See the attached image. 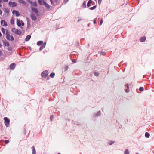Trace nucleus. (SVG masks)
I'll list each match as a JSON object with an SVG mask.
<instances>
[{
  "instance_id": "obj_31",
  "label": "nucleus",
  "mask_w": 154,
  "mask_h": 154,
  "mask_svg": "<svg viewBox=\"0 0 154 154\" xmlns=\"http://www.w3.org/2000/svg\"><path fill=\"white\" fill-rule=\"evenodd\" d=\"M5 12L7 13H9V11L8 9H6L5 10Z\"/></svg>"
},
{
  "instance_id": "obj_27",
  "label": "nucleus",
  "mask_w": 154,
  "mask_h": 154,
  "mask_svg": "<svg viewBox=\"0 0 154 154\" xmlns=\"http://www.w3.org/2000/svg\"><path fill=\"white\" fill-rule=\"evenodd\" d=\"M139 90L140 91H143L144 90L143 88V87H140L139 88Z\"/></svg>"
},
{
  "instance_id": "obj_25",
  "label": "nucleus",
  "mask_w": 154,
  "mask_h": 154,
  "mask_svg": "<svg viewBox=\"0 0 154 154\" xmlns=\"http://www.w3.org/2000/svg\"><path fill=\"white\" fill-rule=\"evenodd\" d=\"M145 136L147 138H149L150 136V134L149 133L146 132L145 134Z\"/></svg>"
},
{
  "instance_id": "obj_49",
  "label": "nucleus",
  "mask_w": 154,
  "mask_h": 154,
  "mask_svg": "<svg viewBox=\"0 0 154 154\" xmlns=\"http://www.w3.org/2000/svg\"><path fill=\"white\" fill-rule=\"evenodd\" d=\"M2 7V5H1V4H0V7Z\"/></svg>"
},
{
  "instance_id": "obj_16",
  "label": "nucleus",
  "mask_w": 154,
  "mask_h": 154,
  "mask_svg": "<svg viewBox=\"0 0 154 154\" xmlns=\"http://www.w3.org/2000/svg\"><path fill=\"white\" fill-rule=\"evenodd\" d=\"M45 44H46V43L45 42L44 44L41 45V47L40 48V50H42L45 47Z\"/></svg>"
},
{
  "instance_id": "obj_4",
  "label": "nucleus",
  "mask_w": 154,
  "mask_h": 154,
  "mask_svg": "<svg viewBox=\"0 0 154 154\" xmlns=\"http://www.w3.org/2000/svg\"><path fill=\"white\" fill-rule=\"evenodd\" d=\"M4 119L5 121L4 124L6 126L8 127L9 125L10 121L7 117H5L4 118Z\"/></svg>"
},
{
  "instance_id": "obj_39",
  "label": "nucleus",
  "mask_w": 154,
  "mask_h": 154,
  "mask_svg": "<svg viewBox=\"0 0 154 154\" xmlns=\"http://www.w3.org/2000/svg\"><path fill=\"white\" fill-rule=\"evenodd\" d=\"M101 53H102V54L103 55H105L106 54V53L105 52H102Z\"/></svg>"
},
{
  "instance_id": "obj_20",
  "label": "nucleus",
  "mask_w": 154,
  "mask_h": 154,
  "mask_svg": "<svg viewBox=\"0 0 154 154\" xmlns=\"http://www.w3.org/2000/svg\"><path fill=\"white\" fill-rule=\"evenodd\" d=\"M44 5L45 6V7L47 9H49L50 8V5H48L47 3L46 2L45 4Z\"/></svg>"
},
{
  "instance_id": "obj_36",
  "label": "nucleus",
  "mask_w": 154,
  "mask_h": 154,
  "mask_svg": "<svg viewBox=\"0 0 154 154\" xmlns=\"http://www.w3.org/2000/svg\"><path fill=\"white\" fill-rule=\"evenodd\" d=\"M114 143V142L111 141H110L109 142V145H112V144H113Z\"/></svg>"
},
{
  "instance_id": "obj_42",
  "label": "nucleus",
  "mask_w": 154,
  "mask_h": 154,
  "mask_svg": "<svg viewBox=\"0 0 154 154\" xmlns=\"http://www.w3.org/2000/svg\"><path fill=\"white\" fill-rule=\"evenodd\" d=\"M2 14V11L1 9H0V15L1 14Z\"/></svg>"
},
{
  "instance_id": "obj_6",
  "label": "nucleus",
  "mask_w": 154,
  "mask_h": 154,
  "mask_svg": "<svg viewBox=\"0 0 154 154\" xmlns=\"http://www.w3.org/2000/svg\"><path fill=\"white\" fill-rule=\"evenodd\" d=\"M8 4L9 6L12 7H16L17 5L16 3L14 2H10Z\"/></svg>"
},
{
  "instance_id": "obj_48",
  "label": "nucleus",
  "mask_w": 154,
  "mask_h": 154,
  "mask_svg": "<svg viewBox=\"0 0 154 154\" xmlns=\"http://www.w3.org/2000/svg\"><path fill=\"white\" fill-rule=\"evenodd\" d=\"M2 45L0 43V48H1L2 47Z\"/></svg>"
},
{
  "instance_id": "obj_2",
  "label": "nucleus",
  "mask_w": 154,
  "mask_h": 154,
  "mask_svg": "<svg viewBox=\"0 0 154 154\" xmlns=\"http://www.w3.org/2000/svg\"><path fill=\"white\" fill-rule=\"evenodd\" d=\"M11 31L14 33L19 35H20L21 34V32L19 30L15 28H12Z\"/></svg>"
},
{
  "instance_id": "obj_30",
  "label": "nucleus",
  "mask_w": 154,
  "mask_h": 154,
  "mask_svg": "<svg viewBox=\"0 0 154 154\" xmlns=\"http://www.w3.org/2000/svg\"><path fill=\"white\" fill-rule=\"evenodd\" d=\"M96 6H94L93 7L90 8V9L91 10H93V9H95L96 8Z\"/></svg>"
},
{
  "instance_id": "obj_23",
  "label": "nucleus",
  "mask_w": 154,
  "mask_h": 154,
  "mask_svg": "<svg viewBox=\"0 0 154 154\" xmlns=\"http://www.w3.org/2000/svg\"><path fill=\"white\" fill-rule=\"evenodd\" d=\"M91 3H92L91 0H89L88 1V2L87 3V6L88 7H89L90 6V4Z\"/></svg>"
},
{
  "instance_id": "obj_5",
  "label": "nucleus",
  "mask_w": 154,
  "mask_h": 154,
  "mask_svg": "<svg viewBox=\"0 0 154 154\" xmlns=\"http://www.w3.org/2000/svg\"><path fill=\"white\" fill-rule=\"evenodd\" d=\"M48 74V72L45 70L42 72L41 73V76L43 78H46Z\"/></svg>"
},
{
  "instance_id": "obj_10",
  "label": "nucleus",
  "mask_w": 154,
  "mask_h": 154,
  "mask_svg": "<svg viewBox=\"0 0 154 154\" xmlns=\"http://www.w3.org/2000/svg\"><path fill=\"white\" fill-rule=\"evenodd\" d=\"M31 18L33 20H35L36 19V17L33 13H32L30 15Z\"/></svg>"
},
{
  "instance_id": "obj_14",
  "label": "nucleus",
  "mask_w": 154,
  "mask_h": 154,
  "mask_svg": "<svg viewBox=\"0 0 154 154\" xmlns=\"http://www.w3.org/2000/svg\"><path fill=\"white\" fill-rule=\"evenodd\" d=\"M38 2L40 4L42 5H44L45 3V2L43 1L42 0H39L38 1Z\"/></svg>"
},
{
  "instance_id": "obj_26",
  "label": "nucleus",
  "mask_w": 154,
  "mask_h": 154,
  "mask_svg": "<svg viewBox=\"0 0 154 154\" xmlns=\"http://www.w3.org/2000/svg\"><path fill=\"white\" fill-rule=\"evenodd\" d=\"M10 22L11 24L13 25V24H14V19H11V20H10Z\"/></svg>"
},
{
  "instance_id": "obj_32",
  "label": "nucleus",
  "mask_w": 154,
  "mask_h": 154,
  "mask_svg": "<svg viewBox=\"0 0 154 154\" xmlns=\"http://www.w3.org/2000/svg\"><path fill=\"white\" fill-rule=\"evenodd\" d=\"M99 73L97 72H95L94 73V75L96 76H98L99 75Z\"/></svg>"
},
{
  "instance_id": "obj_44",
  "label": "nucleus",
  "mask_w": 154,
  "mask_h": 154,
  "mask_svg": "<svg viewBox=\"0 0 154 154\" xmlns=\"http://www.w3.org/2000/svg\"><path fill=\"white\" fill-rule=\"evenodd\" d=\"M50 1L51 2V4L52 5H54L53 4V1L52 0H50Z\"/></svg>"
},
{
  "instance_id": "obj_33",
  "label": "nucleus",
  "mask_w": 154,
  "mask_h": 154,
  "mask_svg": "<svg viewBox=\"0 0 154 154\" xmlns=\"http://www.w3.org/2000/svg\"><path fill=\"white\" fill-rule=\"evenodd\" d=\"M9 142V141L8 140H6L4 141V143L5 144H7Z\"/></svg>"
},
{
  "instance_id": "obj_1",
  "label": "nucleus",
  "mask_w": 154,
  "mask_h": 154,
  "mask_svg": "<svg viewBox=\"0 0 154 154\" xmlns=\"http://www.w3.org/2000/svg\"><path fill=\"white\" fill-rule=\"evenodd\" d=\"M5 34L6 35V38L7 40L11 41H13L14 40V38L13 37L8 33V31H6Z\"/></svg>"
},
{
  "instance_id": "obj_22",
  "label": "nucleus",
  "mask_w": 154,
  "mask_h": 154,
  "mask_svg": "<svg viewBox=\"0 0 154 154\" xmlns=\"http://www.w3.org/2000/svg\"><path fill=\"white\" fill-rule=\"evenodd\" d=\"M32 154H36V151L34 146H32Z\"/></svg>"
},
{
  "instance_id": "obj_15",
  "label": "nucleus",
  "mask_w": 154,
  "mask_h": 154,
  "mask_svg": "<svg viewBox=\"0 0 154 154\" xmlns=\"http://www.w3.org/2000/svg\"><path fill=\"white\" fill-rule=\"evenodd\" d=\"M29 2L32 5L34 6H37V3L36 2H32L30 1H29Z\"/></svg>"
},
{
  "instance_id": "obj_11",
  "label": "nucleus",
  "mask_w": 154,
  "mask_h": 154,
  "mask_svg": "<svg viewBox=\"0 0 154 154\" xmlns=\"http://www.w3.org/2000/svg\"><path fill=\"white\" fill-rule=\"evenodd\" d=\"M4 45L5 46L8 47L9 46V43L7 41H3Z\"/></svg>"
},
{
  "instance_id": "obj_37",
  "label": "nucleus",
  "mask_w": 154,
  "mask_h": 154,
  "mask_svg": "<svg viewBox=\"0 0 154 154\" xmlns=\"http://www.w3.org/2000/svg\"><path fill=\"white\" fill-rule=\"evenodd\" d=\"M102 0H98L99 4H100L102 2Z\"/></svg>"
},
{
  "instance_id": "obj_43",
  "label": "nucleus",
  "mask_w": 154,
  "mask_h": 154,
  "mask_svg": "<svg viewBox=\"0 0 154 154\" xmlns=\"http://www.w3.org/2000/svg\"><path fill=\"white\" fill-rule=\"evenodd\" d=\"M8 50L9 51H11V48H8Z\"/></svg>"
},
{
  "instance_id": "obj_17",
  "label": "nucleus",
  "mask_w": 154,
  "mask_h": 154,
  "mask_svg": "<svg viewBox=\"0 0 154 154\" xmlns=\"http://www.w3.org/2000/svg\"><path fill=\"white\" fill-rule=\"evenodd\" d=\"M146 39V37L145 36H144L141 38L140 41L141 42H143L145 41Z\"/></svg>"
},
{
  "instance_id": "obj_47",
  "label": "nucleus",
  "mask_w": 154,
  "mask_h": 154,
  "mask_svg": "<svg viewBox=\"0 0 154 154\" xmlns=\"http://www.w3.org/2000/svg\"><path fill=\"white\" fill-rule=\"evenodd\" d=\"M2 54V51H0V55Z\"/></svg>"
},
{
  "instance_id": "obj_19",
  "label": "nucleus",
  "mask_w": 154,
  "mask_h": 154,
  "mask_svg": "<svg viewBox=\"0 0 154 154\" xmlns=\"http://www.w3.org/2000/svg\"><path fill=\"white\" fill-rule=\"evenodd\" d=\"M1 30L2 31L3 33V34H5V32H6V31H8L7 30H6L5 29H4L3 28H2L1 29Z\"/></svg>"
},
{
  "instance_id": "obj_21",
  "label": "nucleus",
  "mask_w": 154,
  "mask_h": 154,
  "mask_svg": "<svg viewBox=\"0 0 154 154\" xmlns=\"http://www.w3.org/2000/svg\"><path fill=\"white\" fill-rule=\"evenodd\" d=\"M43 42L42 41H39L37 42V45H41L43 43Z\"/></svg>"
},
{
  "instance_id": "obj_12",
  "label": "nucleus",
  "mask_w": 154,
  "mask_h": 154,
  "mask_svg": "<svg viewBox=\"0 0 154 154\" xmlns=\"http://www.w3.org/2000/svg\"><path fill=\"white\" fill-rule=\"evenodd\" d=\"M18 2L21 4L26 5V2L23 0H18Z\"/></svg>"
},
{
  "instance_id": "obj_38",
  "label": "nucleus",
  "mask_w": 154,
  "mask_h": 154,
  "mask_svg": "<svg viewBox=\"0 0 154 154\" xmlns=\"http://www.w3.org/2000/svg\"><path fill=\"white\" fill-rule=\"evenodd\" d=\"M83 6H85V7H86V2H84L83 4Z\"/></svg>"
},
{
  "instance_id": "obj_51",
  "label": "nucleus",
  "mask_w": 154,
  "mask_h": 154,
  "mask_svg": "<svg viewBox=\"0 0 154 154\" xmlns=\"http://www.w3.org/2000/svg\"><path fill=\"white\" fill-rule=\"evenodd\" d=\"M81 20V19H80V20L79 19V20H78V21H80V20Z\"/></svg>"
},
{
  "instance_id": "obj_9",
  "label": "nucleus",
  "mask_w": 154,
  "mask_h": 154,
  "mask_svg": "<svg viewBox=\"0 0 154 154\" xmlns=\"http://www.w3.org/2000/svg\"><path fill=\"white\" fill-rule=\"evenodd\" d=\"M16 66V64L15 63H13L11 64L9 66V68L10 69L13 70Z\"/></svg>"
},
{
  "instance_id": "obj_40",
  "label": "nucleus",
  "mask_w": 154,
  "mask_h": 154,
  "mask_svg": "<svg viewBox=\"0 0 154 154\" xmlns=\"http://www.w3.org/2000/svg\"><path fill=\"white\" fill-rule=\"evenodd\" d=\"M125 86L128 88H129V85L128 84H126L125 85Z\"/></svg>"
},
{
  "instance_id": "obj_18",
  "label": "nucleus",
  "mask_w": 154,
  "mask_h": 154,
  "mask_svg": "<svg viewBox=\"0 0 154 154\" xmlns=\"http://www.w3.org/2000/svg\"><path fill=\"white\" fill-rule=\"evenodd\" d=\"M31 38V36L30 35H28L26 37L25 40L26 41H29Z\"/></svg>"
},
{
  "instance_id": "obj_45",
  "label": "nucleus",
  "mask_w": 154,
  "mask_h": 154,
  "mask_svg": "<svg viewBox=\"0 0 154 154\" xmlns=\"http://www.w3.org/2000/svg\"><path fill=\"white\" fill-rule=\"evenodd\" d=\"M3 1L5 2H7L8 0H3Z\"/></svg>"
},
{
  "instance_id": "obj_3",
  "label": "nucleus",
  "mask_w": 154,
  "mask_h": 154,
  "mask_svg": "<svg viewBox=\"0 0 154 154\" xmlns=\"http://www.w3.org/2000/svg\"><path fill=\"white\" fill-rule=\"evenodd\" d=\"M17 25L19 26H23L24 25V23L20 19H17Z\"/></svg>"
},
{
  "instance_id": "obj_53",
  "label": "nucleus",
  "mask_w": 154,
  "mask_h": 154,
  "mask_svg": "<svg viewBox=\"0 0 154 154\" xmlns=\"http://www.w3.org/2000/svg\"><path fill=\"white\" fill-rule=\"evenodd\" d=\"M136 154H139L138 153H136Z\"/></svg>"
},
{
  "instance_id": "obj_34",
  "label": "nucleus",
  "mask_w": 154,
  "mask_h": 154,
  "mask_svg": "<svg viewBox=\"0 0 154 154\" xmlns=\"http://www.w3.org/2000/svg\"><path fill=\"white\" fill-rule=\"evenodd\" d=\"M103 19H102L101 20H100V25H102V24L103 23Z\"/></svg>"
},
{
  "instance_id": "obj_46",
  "label": "nucleus",
  "mask_w": 154,
  "mask_h": 154,
  "mask_svg": "<svg viewBox=\"0 0 154 154\" xmlns=\"http://www.w3.org/2000/svg\"><path fill=\"white\" fill-rule=\"evenodd\" d=\"M96 23V20H94V24H95V23Z\"/></svg>"
},
{
  "instance_id": "obj_35",
  "label": "nucleus",
  "mask_w": 154,
  "mask_h": 154,
  "mask_svg": "<svg viewBox=\"0 0 154 154\" xmlns=\"http://www.w3.org/2000/svg\"><path fill=\"white\" fill-rule=\"evenodd\" d=\"M53 118H54L53 116V115L51 116H50V119L51 121L52 120V119H53Z\"/></svg>"
},
{
  "instance_id": "obj_41",
  "label": "nucleus",
  "mask_w": 154,
  "mask_h": 154,
  "mask_svg": "<svg viewBox=\"0 0 154 154\" xmlns=\"http://www.w3.org/2000/svg\"><path fill=\"white\" fill-rule=\"evenodd\" d=\"M125 91L126 92H129V90L128 89H126L125 90Z\"/></svg>"
},
{
  "instance_id": "obj_29",
  "label": "nucleus",
  "mask_w": 154,
  "mask_h": 154,
  "mask_svg": "<svg viewBox=\"0 0 154 154\" xmlns=\"http://www.w3.org/2000/svg\"><path fill=\"white\" fill-rule=\"evenodd\" d=\"M69 0H64L63 2V4H66Z\"/></svg>"
},
{
  "instance_id": "obj_50",
  "label": "nucleus",
  "mask_w": 154,
  "mask_h": 154,
  "mask_svg": "<svg viewBox=\"0 0 154 154\" xmlns=\"http://www.w3.org/2000/svg\"><path fill=\"white\" fill-rule=\"evenodd\" d=\"M2 2V0H0V2Z\"/></svg>"
},
{
  "instance_id": "obj_8",
  "label": "nucleus",
  "mask_w": 154,
  "mask_h": 154,
  "mask_svg": "<svg viewBox=\"0 0 154 154\" xmlns=\"http://www.w3.org/2000/svg\"><path fill=\"white\" fill-rule=\"evenodd\" d=\"M12 13L14 15L15 14L16 16L17 17L19 16L20 15L19 12L18 11L16 10H13L12 11Z\"/></svg>"
},
{
  "instance_id": "obj_52",
  "label": "nucleus",
  "mask_w": 154,
  "mask_h": 154,
  "mask_svg": "<svg viewBox=\"0 0 154 154\" xmlns=\"http://www.w3.org/2000/svg\"><path fill=\"white\" fill-rule=\"evenodd\" d=\"M57 154H61L60 153H58Z\"/></svg>"
},
{
  "instance_id": "obj_24",
  "label": "nucleus",
  "mask_w": 154,
  "mask_h": 154,
  "mask_svg": "<svg viewBox=\"0 0 154 154\" xmlns=\"http://www.w3.org/2000/svg\"><path fill=\"white\" fill-rule=\"evenodd\" d=\"M55 73L54 72H52V73H51L50 74V76L51 78H53V77H54V76H55Z\"/></svg>"
},
{
  "instance_id": "obj_13",
  "label": "nucleus",
  "mask_w": 154,
  "mask_h": 154,
  "mask_svg": "<svg viewBox=\"0 0 154 154\" xmlns=\"http://www.w3.org/2000/svg\"><path fill=\"white\" fill-rule=\"evenodd\" d=\"M32 9L33 11L35 13H37L38 12V11L37 9L35 8H32Z\"/></svg>"
},
{
  "instance_id": "obj_28",
  "label": "nucleus",
  "mask_w": 154,
  "mask_h": 154,
  "mask_svg": "<svg viewBox=\"0 0 154 154\" xmlns=\"http://www.w3.org/2000/svg\"><path fill=\"white\" fill-rule=\"evenodd\" d=\"M125 154H129L128 150V149H126L125 151Z\"/></svg>"
},
{
  "instance_id": "obj_7",
  "label": "nucleus",
  "mask_w": 154,
  "mask_h": 154,
  "mask_svg": "<svg viewBox=\"0 0 154 154\" xmlns=\"http://www.w3.org/2000/svg\"><path fill=\"white\" fill-rule=\"evenodd\" d=\"M1 24L2 26H7L8 25L7 22L4 20H2L1 21Z\"/></svg>"
}]
</instances>
